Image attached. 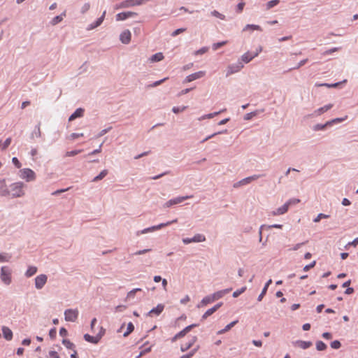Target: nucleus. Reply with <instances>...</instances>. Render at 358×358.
<instances>
[{"label": "nucleus", "mask_w": 358, "mask_h": 358, "mask_svg": "<svg viewBox=\"0 0 358 358\" xmlns=\"http://www.w3.org/2000/svg\"><path fill=\"white\" fill-rule=\"evenodd\" d=\"M25 185L22 182H15L9 185L10 194L8 198L15 199L22 197L25 193L24 187Z\"/></svg>", "instance_id": "obj_1"}, {"label": "nucleus", "mask_w": 358, "mask_h": 358, "mask_svg": "<svg viewBox=\"0 0 358 358\" xmlns=\"http://www.w3.org/2000/svg\"><path fill=\"white\" fill-rule=\"evenodd\" d=\"M177 222H178V219H174V220H173L171 221H168V222H164V223H161V224H157V225L152 226V227L145 228V229H144L143 230L138 231L136 232V235L139 236L141 234H147V233H149V232H153V231H155L156 230L161 229H162L164 227L169 226L171 224L176 223Z\"/></svg>", "instance_id": "obj_2"}, {"label": "nucleus", "mask_w": 358, "mask_h": 358, "mask_svg": "<svg viewBox=\"0 0 358 358\" xmlns=\"http://www.w3.org/2000/svg\"><path fill=\"white\" fill-rule=\"evenodd\" d=\"M11 269L7 266H3L1 268L0 278L1 281L6 285H8L11 283Z\"/></svg>", "instance_id": "obj_3"}, {"label": "nucleus", "mask_w": 358, "mask_h": 358, "mask_svg": "<svg viewBox=\"0 0 358 358\" xmlns=\"http://www.w3.org/2000/svg\"><path fill=\"white\" fill-rule=\"evenodd\" d=\"M20 176L21 178L26 180L27 182H31L36 180L35 172L29 168L21 169Z\"/></svg>", "instance_id": "obj_4"}, {"label": "nucleus", "mask_w": 358, "mask_h": 358, "mask_svg": "<svg viewBox=\"0 0 358 358\" xmlns=\"http://www.w3.org/2000/svg\"><path fill=\"white\" fill-rule=\"evenodd\" d=\"M192 195H187V196H178L173 199H171L166 201L164 205V208H169L172 206L177 205L180 203L181 202L184 201L185 200H187L188 199L192 198Z\"/></svg>", "instance_id": "obj_5"}, {"label": "nucleus", "mask_w": 358, "mask_h": 358, "mask_svg": "<svg viewBox=\"0 0 358 358\" xmlns=\"http://www.w3.org/2000/svg\"><path fill=\"white\" fill-rule=\"evenodd\" d=\"M147 1H148V0H125L120 3L118 8H126L136 6H140L144 3H146Z\"/></svg>", "instance_id": "obj_6"}, {"label": "nucleus", "mask_w": 358, "mask_h": 358, "mask_svg": "<svg viewBox=\"0 0 358 358\" xmlns=\"http://www.w3.org/2000/svg\"><path fill=\"white\" fill-rule=\"evenodd\" d=\"M79 312L78 309H66L64 311V318L67 322H76L78 317Z\"/></svg>", "instance_id": "obj_7"}, {"label": "nucleus", "mask_w": 358, "mask_h": 358, "mask_svg": "<svg viewBox=\"0 0 358 358\" xmlns=\"http://www.w3.org/2000/svg\"><path fill=\"white\" fill-rule=\"evenodd\" d=\"M244 65L243 64L238 60L236 64H232L228 66L226 76H229L231 74L237 73L240 71Z\"/></svg>", "instance_id": "obj_8"}, {"label": "nucleus", "mask_w": 358, "mask_h": 358, "mask_svg": "<svg viewBox=\"0 0 358 358\" xmlns=\"http://www.w3.org/2000/svg\"><path fill=\"white\" fill-rule=\"evenodd\" d=\"M206 241V236L201 234L194 235L192 238H182V243L184 244H189L191 243H200Z\"/></svg>", "instance_id": "obj_9"}, {"label": "nucleus", "mask_w": 358, "mask_h": 358, "mask_svg": "<svg viewBox=\"0 0 358 358\" xmlns=\"http://www.w3.org/2000/svg\"><path fill=\"white\" fill-rule=\"evenodd\" d=\"M48 280V277L45 274H41L39 275H37L35 278V287L37 289H42L44 285L46 284Z\"/></svg>", "instance_id": "obj_10"}, {"label": "nucleus", "mask_w": 358, "mask_h": 358, "mask_svg": "<svg viewBox=\"0 0 358 358\" xmlns=\"http://www.w3.org/2000/svg\"><path fill=\"white\" fill-rule=\"evenodd\" d=\"M10 190L9 186L7 185L5 178L0 179V196L8 197L9 196Z\"/></svg>", "instance_id": "obj_11"}, {"label": "nucleus", "mask_w": 358, "mask_h": 358, "mask_svg": "<svg viewBox=\"0 0 358 358\" xmlns=\"http://www.w3.org/2000/svg\"><path fill=\"white\" fill-rule=\"evenodd\" d=\"M137 15L136 13L131 11L122 12L116 15L115 19L117 21H123L129 17H133Z\"/></svg>", "instance_id": "obj_12"}, {"label": "nucleus", "mask_w": 358, "mask_h": 358, "mask_svg": "<svg viewBox=\"0 0 358 358\" xmlns=\"http://www.w3.org/2000/svg\"><path fill=\"white\" fill-rule=\"evenodd\" d=\"M164 309V305L159 303L155 308H152L148 313H147L146 316H158L163 312Z\"/></svg>", "instance_id": "obj_13"}, {"label": "nucleus", "mask_w": 358, "mask_h": 358, "mask_svg": "<svg viewBox=\"0 0 358 358\" xmlns=\"http://www.w3.org/2000/svg\"><path fill=\"white\" fill-rule=\"evenodd\" d=\"M204 75H205V72L202 71L192 73L185 78L184 82L190 83L192 81H194L195 80L202 78L203 76H204Z\"/></svg>", "instance_id": "obj_14"}, {"label": "nucleus", "mask_w": 358, "mask_h": 358, "mask_svg": "<svg viewBox=\"0 0 358 358\" xmlns=\"http://www.w3.org/2000/svg\"><path fill=\"white\" fill-rule=\"evenodd\" d=\"M106 13V11L104 10L101 17H99L95 22H94L88 25L87 29L92 30V29L98 27L99 26H100L104 20Z\"/></svg>", "instance_id": "obj_15"}, {"label": "nucleus", "mask_w": 358, "mask_h": 358, "mask_svg": "<svg viewBox=\"0 0 358 358\" xmlns=\"http://www.w3.org/2000/svg\"><path fill=\"white\" fill-rule=\"evenodd\" d=\"M41 122H39L35 127L34 129L30 134V138L31 140H34L35 138H38L42 136V132L41 130Z\"/></svg>", "instance_id": "obj_16"}, {"label": "nucleus", "mask_w": 358, "mask_h": 358, "mask_svg": "<svg viewBox=\"0 0 358 358\" xmlns=\"http://www.w3.org/2000/svg\"><path fill=\"white\" fill-rule=\"evenodd\" d=\"M131 34L130 31L127 29L120 34V40L124 44H129L131 41Z\"/></svg>", "instance_id": "obj_17"}, {"label": "nucleus", "mask_w": 358, "mask_h": 358, "mask_svg": "<svg viewBox=\"0 0 358 358\" xmlns=\"http://www.w3.org/2000/svg\"><path fill=\"white\" fill-rule=\"evenodd\" d=\"M222 302H220L217 304H215L213 307L209 308L207 310L204 314L202 315V320H206L208 317L213 314L215 311H217L222 306Z\"/></svg>", "instance_id": "obj_18"}, {"label": "nucleus", "mask_w": 358, "mask_h": 358, "mask_svg": "<svg viewBox=\"0 0 358 358\" xmlns=\"http://www.w3.org/2000/svg\"><path fill=\"white\" fill-rule=\"evenodd\" d=\"M101 336H102L101 334H99L96 336H92L88 334H85L84 335V339L89 343L96 344L100 341Z\"/></svg>", "instance_id": "obj_19"}, {"label": "nucleus", "mask_w": 358, "mask_h": 358, "mask_svg": "<svg viewBox=\"0 0 358 358\" xmlns=\"http://www.w3.org/2000/svg\"><path fill=\"white\" fill-rule=\"evenodd\" d=\"M293 345L295 346H297L301 349L306 350L309 348L312 345L311 341H305L301 340H297L294 342H293Z\"/></svg>", "instance_id": "obj_20"}, {"label": "nucleus", "mask_w": 358, "mask_h": 358, "mask_svg": "<svg viewBox=\"0 0 358 358\" xmlns=\"http://www.w3.org/2000/svg\"><path fill=\"white\" fill-rule=\"evenodd\" d=\"M85 110L82 108H77L69 117V121L71 122L76 118L82 117L84 115Z\"/></svg>", "instance_id": "obj_21"}, {"label": "nucleus", "mask_w": 358, "mask_h": 358, "mask_svg": "<svg viewBox=\"0 0 358 358\" xmlns=\"http://www.w3.org/2000/svg\"><path fill=\"white\" fill-rule=\"evenodd\" d=\"M231 290V288H227L222 290L217 291L213 294H211L213 301L221 299L224 296V294H228Z\"/></svg>", "instance_id": "obj_22"}, {"label": "nucleus", "mask_w": 358, "mask_h": 358, "mask_svg": "<svg viewBox=\"0 0 358 358\" xmlns=\"http://www.w3.org/2000/svg\"><path fill=\"white\" fill-rule=\"evenodd\" d=\"M287 203L285 202L282 206L278 208L272 212L273 215H280L286 213L289 209Z\"/></svg>", "instance_id": "obj_23"}, {"label": "nucleus", "mask_w": 358, "mask_h": 358, "mask_svg": "<svg viewBox=\"0 0 358 358\" xmlns=\"http://www.w3.org/2000/svg\"><path fill=\"white\" fill-rule=\"evenodd\" d=\"M3 338L6 341H11L13 339V331L10 328L6 326H3L1 328Z\"/></svg>", "instance_id": "obj_24"}, {"label": "nucleus", "mask_w": 358, "mask_h": 358, "mask_svg": "<svg viewBox=\"0 0 358 358\" xmlns=\"http://www.w3.org/2000/svg\"><path fill=\"white\" fill-rule=\"evenodd\" d=\"M196 340H197L196 336H192V337L189 338V340L188 343H186V344H185V345H181V347H180V350H181L182 352H185V351H187L188 349H189V348H191V347L194 344V343L196 341Z\"/></svg>", "instance_id": "obj_25"}, {"label": "nucleus", "mask_w": 358, "mask_h": 358, "mask_svg": "<svg viewBox=\"0 0 358 358\" xmlns=\"http://www.w3.org/2000/svg\"><path fill=\"white\" fill-rule=\"evenodd\" d=\"M332 107H333V104H331V103L325 105V106H324L322 107L319 108L316 110H315L314 114L315 115H320L322 113H324L328 111L329 110H330Z\"/></svg>", "instance_id": "obj_26"}, {"label": "nucleus", "mask_w": 358, "mask_h": 358, "mask_svg": "<svg viewBox=\"0 0 358 358\" xmlns=\"http://www.w3.org/2000/svg\"><path fill=\"white\" fill-rule=\"evenodd\" d=\"M254 59V57L252 56V53L250 52H247L244 53L241 57L240 61L243 63L248 64L250 61H252Z\"/></svg>", "instance_id": "obj_27"}, {"label": "nucleus", "mask_w": 358, "mask_h": 358, "mask_svg": "<svg viewBox=\"0 0 358 358\" xmlns=\"http://www.w3.org/2000/svg\"><path fill=\"white\" fill-rule=\"evenodd\" d=\"M272 282V280L271 279H269L265 284L264 288L262 289V292L260 293V294L257 297V301H261L264 297V296L266 294V292H267V289H268V286L270 285V284H271Z\"/></svg>", "instance_id": "obj_28"}, {"label": "nucleus", "mask_w": 358, "mask_h": 358, "mask_svg": "<svg viewBox=\"0 0 358 358\" xmlns=\"http://www.w3.org/2000/svg\"><path fill=\"white\" fill-rule=\"evenodd\" d=\"M330 127V123L328 121L324 124H316L313 127V130L318 131L321 130H325L327 128Z\"/></svg>", "instance_id": "obj_29"}, {"label": "nucleus", "mask_w": 358, "mask_h": 358, "mask_svg": "<svg viewBox=\"0 0 358 358\" xmlns=\"http://www.w3.org/2000/svg\"><path fill=\"white\" fill-rule=\"evenodd\" d=\"M213 299L212 298L211 295H208L203 298V299L201 301L200 303L197 305L198 308H200L201 306H206L208 303H210L213 302Z\"/></svg>", "instance_id": "obj_30"}, {"label": "nucleus", "mask_w": 358, "mask_h": 358, "mask_svg": "<svg viewBox=\"0 0 358 358\" xmlns=\"http://www.w3.org/2000/svg\"><path fill=\"white\" fill-rule=\"evenodd\" d=\"M225 110H226V109L224 108V109H222V110H220V111H217V112H214V113H209V114H207V115H203V116L200 117L199 118V120H200V121H201V120H205V119H206V118H208V119L213 118V117H214L215 116H216V115H217L220 114L221 113H222V112H224V111H225Z\"/></svg>", "instance_id": "obj_31"}, {"label": "nucleus", "mask_w": 358, "mask_h": 358, "mask_svg": "<svg viewBox=\"0 0 358 358\" xmlns=\"http://www.w3.org/2000/svg\"><path fill=\"white\" fill-rule=\"evenodd\" d=\"M108 171L106 169L101 171L98 176H95L92 180V182H98L99 180H102L104 177H106L108 175Z\"/></svg>", "instance_id": "obj_32"}, {"label": "nucleus", "mask_w": 358, "mask_h": 358, "mask_svg": "<svg viewBox=\"0 0 358 358\" xmlns=\"http://www.w3.org/2000/svg\"><path fill=\"white\" fill-rule=\"evenodd\" d=\"M249 183H250V182H249L248 178L247 177V178H243V179H242V180L235 182L233 185V187L234 188H238V187H240L241 186L246 185H248Z\"/></svg>", "instance_id": "obj_33"}, {"label": "nucleus", "mask_w": 358, "mask_h": 358, "mask_svg": "<svg viewBox=\"0 0 358 358\" xmlns=\"http://www.w3.org/2000/svg\"><path fill=\"white\" fill-rule=\"evenodd\" d=\"M263 111H264V109H262V110H256L252 111V112H251V113H247V114H245V115H244L243 119H244L245 120H251L253 117H255V116L257 115L259 113V112H263Z\"/></svg>", "instance_id": "obj_34"}, {"label": "nucleus", "mask_w": 358, "mask_h": 358, "mask_svg": "<svg viewBox=\"0 0 358 358\" xmlns=\"http://www.w3.org/2000/svg\"><path fill=\"white\" fill-rule=\"evenodd\" d=\"M36 272H37V268L36 266H29L27 271L25 272V275H26V277L29 278V277H31L32 275H34V274H36Z\"/></svg>", "instance_id": "obj_35"}, {"label": "nucleus", "mask_w": 358, "mask_h": 358, "mask_svg": "<svg viewBox=\"0 0 358 358\" xmlns=\"http://www.w3.org/2000/svg\"><path fill=\"white\" fill-rule=\"evenodd\" d=\"M257 30V31H262V27L259 25L257 24H246L245 27L243 28V31H245L248 30Z\"/></svg>", "instance_id": "obj_36"}, {"label": "nucleus", "mask_w": 358, "mask_h": 358, "mask_svg": "<svg viewBox=\"0 0 358 358\" xmlns=\"http://www.w3.org/2000/svg\"><path fill=\"white\" fill-rule=\"evenodd\" d=\"M163 59H164L163 54L162 52H157L151 57L150 60L152 62H157L162 61Z\"/></svg>", "instance_id": "obj_37"}, {"label": "nucleus", "mask_w": 358, "mask_h": 358, "mask_svg": "<svg viewBox=\"0 0 358 358\" xmlns=\"http://www.w3.org/2000/svg\"><path fill=\"white\" fill-rule=\"evenodd\" d=\"M65 13H62L61 15H57L55 16L54 18H52V20H51V24L52 25H56L58 23H59L60 22L62 21L63 20V17L65 16Z\"/></svg>", "instance_id": "obj_38"}, {"label": "nucleus", "mask_w": 358, "mask_h": 358, "mask_svg": "<svg viewBox=\"0 0 358 358\" xmlns=\"http://www.w3.org/2000/svg\"><path fill=\"white\" fill-rule=\"evenodd\" d=\"M11 257V255L8 253H0V262H8Z\"/></svg>", "instance_id": "obj_39"}, {"label": "nucleus", "mask_w": 358, "mask_h": 358, "mask_svg": "<svg viewBox=\"0 0 358 358\" xmlns=\"http://www.w3.org/2000/svg\"><path fill=\"white\" fill-rule=\"evenodd\" d=\"M62 344L68 349L75 350V345L68 339H63Z\"/></svg>", "instance_id": "obj_40"}, {"label": "nucleus", "mask_w": 358, "mask_h": 358, "mask_svg": "<svg viewBox=\"0 0 358 358\" xmlns=\"http://www.w3.org/2000/svg\"><path fill=\"white\" fill-rule=\"evenodd\" d=\"M315 344H316V349L318 351L325 350L327 348V345L322 341H317Z\"/></svg>", "instance_id": "obj_41"}, {"label": "nucleus", "mask_w": 358, "mask_h": 358, "mask_svg": "<svg viewBox=\"0 0 358 358\" xmlns=\"http://www.w3.org/2000/svg\"><path fill=\"white\" fill-rule=\"evenodd\" d=\"M134 324H132V322H129L127 324V331L124 333L123 336L127 337L134 331Z\"/></svg>", "instance_id": "obj_42"}, {"label": "nucleus", "mask_w": 358, "mask_h": 358, "mask_svg": "<svg viewBox=\"0 0 358 358\" xmlns=\"http://www.w3.org/2000/svg\"><path fill=\"white\" fill-rule=\"evenodd\" d=\"M346 82H347V80H343L342 82H338V83H332V84L324 83V84H321L320 85L321 86H326V87H327L329 88L337 87L341 83H345Z\"/></svg>", "instance_id": "obj_43"}, {"label": "nucleus", "mask_w": 358, "mask_h": 358, "mask_svg": "<svg viewBox=\"0 0 358 358\" xmlns=\"http://www.w3.org/2000/svg\"><path fill=\"white\" fill-rule=\"evenodd\" d=\"M279 2H280V0H271V1H268L266 3V9L269 10V9L272 8L273 7L278 5L279 3Z\"/></svg>", "instance_id": "obj_44"}, {"label": "nucleus", "mask_w": 358, "mask_h": 358, "mask_svg": "<svg viewBox=\"0 0 358 358\" xmlns=\"http://www.w3.org/2000/svg\"><path fill=\"white\" fill-rule=\"evenodd\" d=\"M11 138H7L3 144L1 143V148L2 150H5L10 144L11 143Z\"/></svg>", "instance_id": "obj_45"}, {"label": "nucleus", "mask_w": 358, "mask_h": 358, "mask_svg": "<svg viewBox=\"0 0 358 358\" xmlns=\"http://www.w3.org/2000/svg\"><path fill=\"white\" fill-rule=\"evenodd\" d=\"M346 118H347V116L345 117H341V118L340 117H337V118H335V119H333V120H331L328 121V122L330 123V127H331L334 124L342 122Z\"/></svg>", "instance_id": "obj_46"}, {"label": "nucleus", "mask_w": 358, "mask_h": 358, "mask_svg": "<svg viewBox=\"0 0 358 358\" xmlns=\"http://www.w3.org/2000/svg\"><path fill=\"white\" fill-rule=\"evenodd\" d=\"M246 289H247V287L245 286V287H241V289L236 290L235 292H234V293L232 294L233 297H234V298L238 297L239 295H241L242 293H243L246 290Z\"/></svg>", "instance_id": "obj_47"}, {"label": "nucleus", "mask_w": 358, "mask_h": 358, "mask_svg": "<svg viewBox=\"0 0 358 358\" xmlns=\"http://www.w3.org/2000/svg\"><path fill=\"white\" fill-rule=\"evenodd\" d=\"M329 217V215H326L324 213H319L317 216L313 220L314 222H318L321 219H326Z\"/></svg>", "instance_id": "obj_48"}, {"label": "nucleus", "mask_w": 358, "mask_h": 358, "mask_svg": "<svg viewBox=\"0 0 358 358\" xmlns=\"http://www.w3.org/2000/svg\"><path fill=\"white\" fill-rule=\"evenodd\" d=\"M308 62V59H304L303 60H301L298 64L291 69H289V71H292V70H294V69H299L300 67H301L302 66H303L304 64H306V62Z\"/></svg>", "instance_id": "obj_49"}, {"label": "nucleus", "mask_w": 358, "mask_h": 358, "mask_svg": "<svg viewBox=\"0 0 358 358\" xmlns=\"http://www.w3.org/2000/svg\"><path fill=\"white\" fill-rule=\"evenodd\" d=\"M226 43H227V41H221V42L213 43L212 45V48L213 50H216L218 48L224 45Z\"/></svg>", "instance_id": "obj_50"}, {"label": "nucleus", "mask_w": 358, "mask_h": 358, "mask_svg": "<svg viewBox=\"0 0 358 358\" xmlns=\"http://www.w3.org/2000/svg\"><path fill=\"white\" fill-rule=\"evenodd\" d=\"M331 347L333 348V349H339L341 346V343L338 340H335L334 341H332L330 344Z\"/></svg>", "instance_id": "obj_51"}, {"label": "nucleus", "mask_w": 358, "mask_h": 358, "mask_svg": "<svg viewBox=\"0 0 358 358\" xmlns=\"http://www.w3.org/2000/svg\"><path fill=\"white\" fill-rule=\"evenodd\" d=\"M82 152V150H75L71 151H68L66 152V157H73L75 156Z\"/></svg>", "instance_id": "obj_52"}, {"label": "nucleus", "mask_w": 358, "mask_h": 358, "mask_svg": "<svg viewBox=\"0 0 358 358\" xmlns=\"http://www.w3.org/2000/svg\"><path fill=\"white\" fill-rule=\"evenodd\" d=\"M211 15L221 20H225V16L215 10L211 12Z\"/></svg>", "instance_id": "obj_53"}, {"label": "nucleus", "mask_w": 358, "mask_h": 358, "mask_svg": "<svg viewBox=\"0 0 358 358\" xmlns=\"http://www.w3.org/2000/svg\"><path fill=\"white\" fill-rule=\"evenodd\" d=\"M112 129V127H109L106 129H102L96 136L95 138H100L107 134L110 129Z\"/></svg>", "instance_id": "obj_54"}, {"label": "nucleus", "mask_w": 358, "mask_h": 358, "mask_svg": "<svg viewBox=\"0 0 358 358\" xmlns=\"http://www.w3.org/2000/svg\"><path fill=\"white\" fill-rule=\"evenodd\" d=\"M185 334L184 332L182 331H180V332H178V334H176L172 338H171V341L172 342H175L176 340L185 336Z\"/></svg>", "instance_id": "obj_55"}, {"label": "nucleus", "mask_w": 358, "mask_h": 358, "mask_svg": "<svg viewBox=\"0 0 358 358\" xmlns=\"http://www.w3.org/2000/svg\"><path fill=\"white\" fill-rule=\"evenodd\" d=\"M198 348H199L198 347L196 348H194L189 353L182 355V357L184 358H192L194 356V355L196 353V352L198 350Z\"/></svg>", "instance_id": "obj_56"}, {"label": "nucleus", "mask_w": 358, "mask_h": 358, "mask_svg": "<svg viewBox=\"0 0 358 358\" xmlns=\"http://www.w3.org/2000/svg\"><path fill=\"white\" fill-rule=\"evenodd\" d=\"M186 108H187V106H181V107H176V106H174V107H173V108H172V111H173L174 113H180V112L184 111Z\"/></svg>", "instance_id": "obj_57"}, {"label": "nucleus", "mask_w": 358, "mask_h": 358, "mask_svg": "<svg viewBox=\"0 0 358 358\" xmlns=\"http://www.w3.org/2000/svg\"><path fill=\"white\" fill-rule=\"evenodd\" d=\"M170 173H171V171H164V172H163V173H160L159 175H157V176H155L150 178V179H152V180H157V179H159V178H162V177H163V176H164L166 175L170 174Z\"/></svg>", "instance_id": "obj_58"}, {"label": "nucleus", "mask_w": 358, "mask_h": 358, "mask_svg": "<svg viewBox=\"0 0 358 358\" xmlns=\"http://www.w3.org/2000/svg\"><path fill=\"white\" fill-rule=\"evenodd\" d=\"M264 175H261V174H255V175H252V176H250L248 178V180H249V182L250 183L254 180H256L257 179H259V178L264 176Z\"/></svg>", "instance_id": "obj_59"}, {"label": "nucleus", "mask_w": 358, "mask_h": 358, "mask_svg": "<svg viewBox=\"0 0 358 358\" xmlns=\"http://www.w3.org/2000/svg\"><path fill=\"white\" fill-rule=\"evenodd\" d=\"M83 136V133H72L69 136V138L71 140H75L79 137Z\"/></svg>", "instance_id": "obj_60"}, {"label": "nucleus", "mask_w": 358, "mask_h": 358, "mask_svg": "<svg viewBox=\"0 0 358 358\" xmlns=\"http://www.w3.org/2000/svg\"><path fill=\"white\" fill-rule=\"evenodd\" d=\"M300 202V200L298 199H289L286 203H287L288 206L289 207L292 205L297 204Z\"/></svg>", "instance_id": "obj_61"}, {"label": "nucleus", "mask_w": 358, "mask_h": 358, "mask_svg": "<svg viewBox=\"0 0 358 358\" xmlns=\"http://www.w3.org/2000/svg\"><path fill=\"white\" fill-rule=\"evenodd\" d=\"M341 49V48L339 47H335V48H332L331 49H329L327 50H326L324 52V55H331L332 54L333 52H336V51H338Z\"/></svg>", "instance_id": "obj_62"}, {"label": "nucleus", "mask_w": 358, "mask_h": 358, "mask_svg": "<svg viewBox=\"0 0 358 358\" xmlns=\"http://www.w3.org/2000/svg\"><path fill=\"white\" fill-rule=\"evenodd\" d=\"M197 324H190L187 327H186L185 328H184L182 329V331L184 332L185 335H186L189 331H191L192 329V328H194V327H196Z\"/></svg>", "instance_id": "obj_63"}, {"label": "nucleus", "mask_w": 358, "mask_h": 358, "mask_svg": "<svg viewBox=\"0 0 358 358\" xmlns=\"http://www.w3.org/2000/svg\"><path fill=\"white\" fill-rule=\"evenodd\" d=\"M48 358H60L58 353L56 351L51 350L48 353Z\"/></svg>", "instance_id": "obj_64"}]
</instances>
